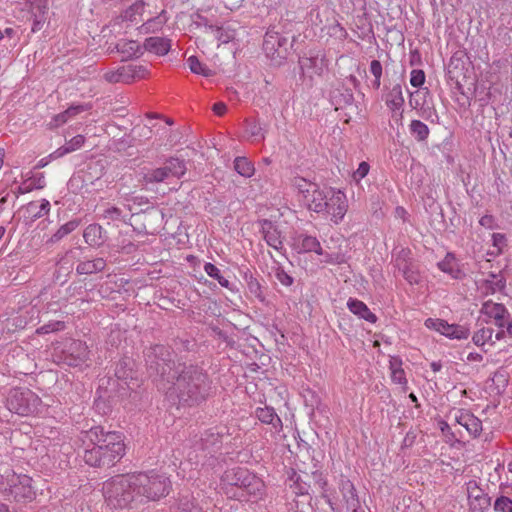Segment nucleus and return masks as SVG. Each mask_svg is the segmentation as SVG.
<instances>
[{
	"mask_svg": "<svg viewBox=\"0 0 512 512\" xmlns=\"http://www.w3.org/2000/svg\"><path fill=\"white\" fill-rule=\"evenodd\" d=\"M151 358V356H149ZM149 374L155 376L166 397L182 405L194 406L205 401L212 392V381L200 366L164 358L149 359Z\"/></svg>",
	"mask_w": 512,
	"mask_h": 512,
	"instance_id": "1",
	"label": "nucleus"
},
{
	"mask_svg": "<svg viewBox=\"0 0 512 512\" xmlns=\"http://www.w3.org/2000/svg\"><path fill=\"white\" fill-rule=\"evenodd\" d=\"M81 440L86 445L83 459L91 467L114 466L125 455L123 435L119 432L94 426L81 432Z\"/></svg>",
	"mask_w": 512,
	"mask_h": 512,
	"instance_id": "2",
	"label": "nucleus"
},
{
	"mask_svg": "<svg viewBox=\"0 0 512 512\" xmlns=\"http://www.w3.org/2000/svg\"><path fill=\"white\" fill-rule=\"evenodd\" d=\"M130 474L139 502L155 501L169 493L171 482L164 474L155 470Z\"/></svg>",
	"mask_w": 512,
	"mask_h": 512,
	"instance_id": "3",
	"label": "nucleus"
},
{
	"mask_svg": "<svg viewBox=\"0 0 512 512\" xmlns=\"http://www.w3.org/2000/svg\"><path fill=\"white\" fill-rule=\"evenodd\" d=\"M102 491L107 505L113 508H126L132 502L138 501L130 473L105 481Z\"/></svg>",
	"mask_w": 512,
	"mask_h": 512,
	"instance_id": "4",
	"label": "nucleus"
},
{
	"mask_svg": "<svg viewBox=\"0 0 512 512\" xmlns=\"http://www.w3.org/2000/svg\"><path fill=\"white\" fill-rule=\"evenodd\" d=\"M41 404L40 397L26 388L11 389L6 399L8 410L22 416L37 413Z\"/></svg>",
	"mask_w": 512,
	"mask_h": 512,
	"instance_id": "5",
	"label": "nucleus"
},
{
	"mask_svg": "<svg viewBox=\"0 0 512 512\" xmlns=\"http://www.w3.org/2000/svg\"><path fill=\"white\" fill-rule=\"evenodd\" d=\"M186 163L177 157H170L163 167L150 169L143 174L146 184L161 183L170 177L181 178L186 173Z\"/></svg>",
	"mask_w": 512,
	"mask_h": 512,
	"instance_id": "6",
	"label": "nucleus"
},
{
	"mask_svg": "<svg viewBox=\"0 0 512 512\" xmlns=\"http://www.w3.org/2000/svg\"><path fill=\"white\" fill-rule=\"evenodd\" d=\"M295 248L298 253L315 252L317 255L324 256V262L329 264H342L345 262V257L342 253H328L325 252L319 240L311 235L300 234L295 239Z\"/></svg>",
	"mask_w": 512,
	"mask_h": 512,
	"instance_id": "7",
	"label": "nucleus"
},
{
	"mask_svg": "<svg viewBox=\"0 0 512 512\" xmlns=\"http://www.w3.org/2000/svg\"><path fill=\"white\" fill-rule=\"evenodd\" d=\"M31 482L32 479L27 475L12 473L7 477L8 487L5 491L17 502L31 501L35 496Z\"/></svg>",
	"mask_w": 512,
	"mask_h": 512,
	"instance_id": "8",
	"label": "nucleus"
},
{
	"mask_svg": "<svg viewBox=\"0 0 512 512\" xmlns=\"http://www.w3.org/2000/svg\"><path fill=\"white\" fill-rule=\"evenodd\" d=\"M240 478L242 485L238 492L231 493V497H237L238 499H246L247 497L260 499L264 495L265 484L255 474L247 470V472L240 473Z\"/></svg>",
	"mask_w": 512,
	"mask_h": 512,
	"instance_id": "9",
	"label": "nucleus"
},
{
	"mask_svg": "<svg viewBox=\"0 0 512 512\" xmlns=\"http://www.w3.org/2000/svg\"><path fill=\"white\" fill-rule=\"evenodd\" d=\"M62 361L68 366L82 367L89 359V350L85 342L71 340L62 351Z\"/></svg>",
	"mask_w": 512,
	"mask_h": 512,
	"instance_id": "10",
	"label": "nucleus"
},
{
	"mask_svg": "<svg viewBox=\"0 0 512 512\" xmlns=\"http://www.w3.org/2000/svg\"><path fill=\"white\" fill-rule=\"evenodd\" d=\"M25 7L32 21L31 32L41 31L49 20V4L47 0H25Z\"/></svg>",
	"mask_w": 512,
	"mask_h": 512,
	"instance_id": "11",
	"label": "nucleus"
},
{
	"mask_svg": "<svg viewBox=\"0 0 512 512\" xmlns=\"http://www.w3.org/2000/svg\"><path fill=\"white\" fill-rule=\"evenodd\" d=\"M348 209L346 195L341 191L329 190V196L326 201L324 212L330 216V220L338 224L340 223Z\"/></svg>",
	"mask_w": 512,
	"mask_h": 512,
	"instance_id": "12",
	"label": "nucleus"
},
{
	"mask_svg": "<svg viewBox=\"0 0 512 512\" xmlns=\"http://www.w3.org/2000/svg\"><path fill=\"white\" fill-rule=\"evenodd\" d=\"M428 329L435 330L450 339H467L470 331L467 327L458 324H449L442 319L428 318L425 320Z\"/></svg>",
	"mask_w": 512,
	"mask_h": 512,
	"instance_id": "13",
	"label": "nucleus"
},
{
	"mask_svg": "<svg viewBox=\"0 0 512 512\" xmlns=\"http://www.w3.org/2000/svg\"><path fill=\"white\" fill-rule=\"evenodd\" d=\"M480 313L486 317V323L493 322L499 329L512 318L503 304L491 300H487L482 304Z\"/></svg>",
	"mask_w": 512,
	"mask_h": 512,
	"instance_id": "14",
	"label": "nucleus"
},
{
	"mask_svg": "<svg viewBox=\"0 0 512 512\" xmlns=\"http://www.w3.org/2000/svg\"><path fill=\"white\" fill-rule=\"evenodd\" d=\"M299 65L304 76L313 78L323 74L326 68V61L323 55H311L300 58Z\"/></svg>",
	"mask_w": 512,
	"mask_h": 512,
	"instance_id": "15",
	"label": "nucleus"
},
{
	"mask_svg": "<svg viewBox=\"0 0 512 512\" xmlns=\"http://www.w3.org/2000/svg\"><path fill=\"white\" fill-rule=\"evenodd\" d=\"M455 421L464 427L467 432L473 436L478 437L482 432V422L474 414L468 410H457L454 414Z\"/></svg>",
	"mask_w": 512,
	"mask_h": 512,
	"instance_id": "16",
	"label": "nucleus"
},
{
	"mask_svg": "<svg viewBox=\"0 0 512 512\" xmlns=\"http://www.w3.org/2000/svg\"><path fill=\"white\" fill-rule=\"evenodd\" d=\"M92 108V105L89 103L71 105L65 111L56 114L52 117L51 121L48 123V127L50 129L58 128L65 123L68 122L71 118H74L78 114L88 111Z\"/></svg>",
	"mask_w": 512,
	"mask_h": 512,
	"instance_id": "17",
	"label": "nucleus"
},
{
	"mask_svg": "<svg viewBox=\"0 0 512 512\" xmlns=\"http://www.w3.org/2000/svg\"><path fill=\"white\" fill-rule=\"evenodd\" d=\"M339 490L342 495V502L346 510H355L360 506V500L357 496L354 484L347 478H341L339 482Z\"/></svg>",
	"mask_w": 512,
	"mask_h": 512,
	"instance_id": "18",
	"label": "nucleus"
},
{
	"mask_svg": "<svg viewBox=\"0 0 512 512\" xmlns=\"http://www.w3.org/2000/svg\"><path fill=\"white\" fill-rule=\"evenodd\" d=\"M261 232L266 243L277 251L283 249V240L281 232L278 228L269 220H263L261 222Z\"/></svg>",
	"mask_w": 512,
	"mask_h": 512,
	"instance_id": "19",
	"label": "nucleus"
},
{
	"mask_svg": "<svg viewBox=\"0 0 512 512\" xmlns=\"http://www.w3.org/2000/svg\"><path fill=\"white\" fill-rule=\"evenodd\" d=\"M329 196V190L324 192L319 189V187H315V191L309 193L304 199V204L308 207L309 210L321 213L324 212L326 207V201Z\"/></svg>",
	"mask_w": 512,
	"mask_h": 512,
	"instance_id": "20",
	"label": "nucleus"
},
{
	"mask_svg": "<svg viewBox=\"0 0 512 512\" xmlns=\"http://www.w3.org/2000/svg\"><path fill=\"white\" fill-rule=\"evenodd\" d=\"M144 49L158 56L166 55L171 49V40L165 37L152 36L144 41Z\"/></svg>",
	"mask_w": 512,
	"mask_h": 512,
	"instance_id": "21",
	"label": "nucleus"
},
{
	"mask_svg": "<svg viewBox=\"0 0 512 512\" xmlns=\"http://www.w3.org/2000/svg\"><path fill=\"white\" fill-rule=\"evenodd\" d=\"M347 307L354 315L358 316L369 323H376L377 316L371 312L368 306L363 302L355 298H349L347 301Z\"/></svg>",
	"mask_w": 512,
	"mask_h": 512,
	"instance_id": "22",
	"label": "nucleus"
},
{
	"mask_svg": "<svg viewBox=\"0 0 512 512\" xmlns=\"http://www.w3.org/2000/svg\"><path fill=\"white\" fill-rule=\"evenodd\" d=\"M286 43V39L281 37L278 32L269 30L266 32L263 40V50L267 56H274L279 54V48Z\"/></svg>",
	"mask_w": 512,
	"mask_h": 512,
	"instance_id": "23",
	"label": "nucleus"
},
{
	"mask_svg": "<svg viewBox=\"0 0 512 512\" xmlns=\"http://www.w3.org/2000/svg\"><path fill=\"white\" fill-rule=\"evenodd\" d=\"M255 416L262 423L272 425L276 432H280L282 430V421L272 407H258L255 410Z\"/></svg>",
	"mask_w": 512,
	"mask_h": 512,
	"instance_id": "24",
	"label": "nucleus"
},
{
	"mask_svg": "<svg viewBox=\"0 0 512 512\" xmlns=\"http://www.w3.org/2000/svg\"><path fill=\"white\" fill-rule=\"evenodd\" d=\"M437 266L442 272L450 275L453 279H461L464 276L453 253H447L444 259L438 262Z\"/></svg>",
	"mask_w": 512,
	"mask_h": 512,
	"instance_id": "25",
	"label": "nucleus"
},
{
	"mask_svg": "<svg viewBox=\"0 0 512 512\" xmlns=\"http://www.w3.org/2000/svg\"><path fill=\"white\" fill-rule=\"evenodd\" d=\"M385 103L387 107L393 112L400 111V117H402V107L404 105V97L402 87L400 84H396L392 87L389 93L386 95Z\"/></svg>",
	"mask_w": 512,
	"mask_h": 512,
	"instance_id": "26",
	"label": "nucleus"
},
{
	"mask_svg": "<svg viewBox=\"0 0 512 512\" xmlns=\"http://www.w3.org/2000/svg\"><path fill=\"white\" fill-rule=\"evenodd\" d=\"M83 238L88 245L99 247L104 243V230L98 224H90L85 228Z\"/></svg>",
	"mask_w": 512,
	"mask_h": 512,
	"instance_id": "27",
	"label": "nucleus"
},
{
	"mask_svg": "<svg viewBox=\"0 0 512 512\" xmlns=\"http://www.w3.org/2000/svg\"><path fill=\"white\" fill-rule=\"evenodd\" d=\"M105 267L106 261L103 258H95L81 261L76 267V272L79 275H90L103 271Z\"/></svg>",
	"mask_w": 512,
	"mask_h": 512,
	"instance_id": "28",
	"label": "nucleus"
},
{
	"mask_svg": "<svg viewBox=\"0 0 512 512\" xmlns=\"http://www.w3.org/2000/svg\"><path fill=\"white\" fill-rule=\"evenodd\" d=\"M241 472H247V469L237 467V468L227 470L224 473L222 480L224 482V485L226 486L225 487L226 494L229 495L234 488L239 490V488L242 485V483L240 482V481H242L240 478Z\"/></svg>",
	"mask_w": 512,
	"mask_h": 512,
	"instance_id": "29",
	"label": "nucleus"
},
{
	"mask_svg": "<svg viewBox=\"0 0 512 512\" xmlns=\"http://www.w3.org/2000/svg\"><path fill=\"white\" fill-rule=\"evenodd\" d=\"M123 83L129 84L146 76L147 70L142 65L129 64L121 67Z\"/></svg>",
	"mask_w": 512,
	"mask_h": 512,
	"instance_id": "30",
	"label": "nucleus"
},
{
	"mask_svg": "<svg viewBox=\"0 0 512 512\" xmlns=\"http://www.w3.org/2000/svg\"><path fill=\"white\" fill-rule=\"evenodd\" d=\"M390 370H391V379L394 383L400 384L404 386V390H406L407 379L405 375V371L402 368V360L399 357L393 356L390 358Z\"/></svg>",
	"mask_w": 512,
	"mask_h": 512,
	"instance_id": "31",
	"label": "nucleus"
},
{
	"mask_svg": "<svg viewBox=\"0 0 512 512\" xmlns=\"http://www.w3.org/2000/svg\"><path fill=\"white\" fill-rule=\"evenodd\" d=\"M27 211L32 220L39 219L50 212V202L46 199L41 201H31L27 205Z\"/></svg>",
	"mask_w": 512,
	"mask_h": 512,
	"instance_id": "32",
	"label": "nucleus"
},
{
	"mask_svg": "<svg viewBox=\"0 0 512 512\" xmlns=\"http://www.w3.org/2000/svg\"><path fill=\"white\" fill-rule=\"evenodd\" d=\"M117 51L125 58L138 56L141 52V46L137 41L120 40L116 45Z\"/></svg>",
	"mask_w": 512,
	"mask_h": 512,
	"instance_id": "33",
	"label": "nucleus"
},
{
	"mask_svg": "<svg viewBox=\"0 0 512 512\" xmlns=\"http://www.w3.org/2000/svg\"><path fill=\"white\" fill-rule=\"evenodd\" d=\"M80 225L79 220H71L59 227V229L49 238L47 243L55 244L62 240L64 237L75 231Z\"/></svg>",
	"mask_w": 512,
	"mask_h": 512,
	"instance_id": "34",
	"label": "nucleus"
},
{
	"mask_svg": "<svg viewBox=\"0 0 512 512\" xmlns=\"http://www.w3.org/2000/svg\"><path fill=\"white\" fill-rule=\"evenodd\" d=\"M234 169L238 174L246 178L252 177L255 173L254 164L246 157H236Z\"/></svg>",
	"mask_w": 512,
	"mask_h": 512,
	"instance_id": "35",
	"label": "nucleus"
},
{
	"mask_svg": "<svg viewBox=\"0 0 512 512\" xmlns=\"http://www.w3.org/2000/svg\"><path fill=\"white\" fill-rule=\"evenodd\" d=\"M244 278H245L247 288H248L250 294H252L260 302H264L265 296L263 293L262 285L259 282V280L256 277H254L252 274H247V273L245 274Z\"/></svg>",
	"mask_w": 512,
	"mask_h": 512,
	"instance_id": "36",
	"label": "nucleus"
},
{
	"mask_svg": "<svg viewBox=\"0 0 512 512\" xmlns=\"http://www.w3.org/2000/svg\"><path fill=\"white\" fill-rule=\"evenodd\" d=\"M144 7L145 3L143 1H136L123 12V20L137 22L144 12Z\"/></svg>",
	"mask_w": 512,
	"mask_h": 512,
	"instance_id": "37",
	"label": "nucleus"
},
{
	"mask_svg": "<svg viewBox=\"0 0 512 512\" xmlns=\"http://www.w3.org/2000/svg\"><path fill=\"white\" fill-rule=\"evenodd\" d=\"M187 64L192 73L202 75L204 77H211L214 75V72L209 69L206 65L201 63L196 56H190L187 59Z\"/></svg>",
	"mask_w": 512,
	"mask_h": 512,
	"instance_id": "38",
	"label": "nucleus"
},
{
	"mask_svg": "<svg viewBox=\"0 0 512 512\" xmlns=\"http://www.w3.org/2000/svg\"><path fill=\"white\" fill-rule=\"evenodd\" d=\"M410 132L418 141H424L429 136L428 126L420 120H412L410 123Z\"/></svg>",
	"mask_w": 512,
	"mask_h": 512,
	"instance_id": "39",
	"label": "nucleus"
},
{
	"mask_svg": "<svg viewBox=\"0 0 512 512\" xmlns=\"http://www.w3.org/2000/svg\"><path fill=\"white\" fill-rule=\"evenodd\" d=\"M289 489L295 496L305 495L308 493V485L300 481V476L295 472L288 479Z\"/></svg>",
	"mask_w": 512,
	"mask_h": 512,
	"instance_id": "40",
	"label": "nucleus"
},
{
	"mask_svg": "<svg viewBox=\"0 0 512 512\" xmlns=\"http://www.w3.org/2000/svg\"><path fill=\"white\" fill-rule=\"evenodd\" d=\"M494 330L489 327H484L476 331L472 337V341L477 346H483L485 343L493 341Z\"/></svg>",
	"mask_w": 512,
	"mask_h": 512,
	"instance_id": "41",
	"label": "nucleus"
},
{
	"mask_svg": "<svg viewBox=\"0 0 512 512\" xmlns=\"http://www.w3.org/2000/svg\"><path fill=\"white\" fill-rule=\"evenodd\" d=\"M469 512H487L491 506L489 495L467 502Z\"/></svg>",
	"mask_w": 512,
	"mask_h": 512,
	"instance_id": "42",
	"label": "nucleus"
},
{
	"mask_svg": "<svg viewBox=\"0 0 512 512\" xmlns=\"http://www.w3.org/2000/svg\"><path fill=\"white\" fill-rule=\"evenodd\" d=\"M167 17L165 11L162 10L156 17L148 19L142 26L145 32H155L161 29L166 23Z\"/></svg>",
	"mask_w": 512,
	"mask_h": 512,
	"instance_id": "43",
	"label": "nucleus"
},
{
	"mask_svg": "<svg viewBox=\"0 0 512 512\" xmlns=\"http://www.w3.org/2000/svg\"><path fill=\"white\" fill-rule=\"evenodd\" d=\"M293 186L298 190L304 199L309 193L313 192V190L315 191V187L318 185L306 180L305 178L295 177L293 179Z\"/></svg>",
	"mask_w": 512,
	"mask_h": 512,
	"instance_id": "44",
	"label": "nucleus"
},
{
	"mask_svg": "<svg viewBox=\"0 0 512 512\" xmlns=\"http://www.w3.org/2000/svg\"><path fill=\"white\" fill-rule=\"evenodd\" d=\"M204 271L208 276L218 281V283L224 288H230V282L226 278H224L220 270L212 263H205Z\"/></svg>",
	"mask_w": 512,
	"mask_h": 512,
	"instance_id": "45",
	"label": "nucleus"
},
{
	"mask_svg": "<svg viewBox=\"0 0 512 512\" xmlns=\"http://www.w3.org/2000/svg\"><path fill=\"white\" fill-rule=\"evenodd\" d=\"M369 71L374 77V79L371 81V87L375 90H378L381 86V77L383 74V67L380 61L372 60L370 62Z\"/></svg>",
	"mask_w": 512,
	"mask_h": 512,
	"instance_id": "46",
	"label": "nucleus"
},
{
	"mask_svg": "<svg viewBox=\"0 0 512 512\" xmlns=\"http://www.w3.org/2000/svg\"><path fill=\"white\" fill-rule=\"evenodd\" d=\"M467 502L488 495L476 480H469L466 483Z\"/></svg>",
	"mask_w": 512,
	"mask_h": 512,
	"instance_id": "47",
	"label": "nucleus"
},
{
	"mask_svg": "<svg viewBox=\"0 0 512 512\" xmlns=\"http://www.w3.org/2000/svg\"><path fill=\"white\" fill-rule=\"evenodd\" d=\"M397 266L402 271L403 277L410 283V284H417L419 283L420 276L417 271H415L411 265L408 263H402L397 260Z\"/></svg>",
	"mask_w": 512,
	"mask_h": 512,
	"instance_id": "48",
	"label": "nucleus"
},
{
	"mask_svg": "<svg viewBox=\"0 0 512 512\" xmlns=\"http://www.w3.org/2000/svg\"><path fill=\"white\" fill-rule=\"evenodd\" d=\"M245 133L250 137H259L260 140L265 138L263 129L256 120L245 121Z\"/></svg>",
	"mask_w": 512,
	"mask_h": 512,
	"instance_id": "49",
	"label": "nucleus"
},
{
	"mask_svg": "<svg viewBox=\"0 0 512 512\" xmlns=\"http://www.w3.org/2000/svg\"><path fill=\"white\" fill-rule=\"evenodd\" d=\"M102 218L108 221H122L124 220V216L122 214V210L115 206H108L103 210Z\"/></svg>",
	"mask_w": 512,
	"mask_h": 512,
	"instance_id": "50",
	"label": "nucleus"
},
{
	"mask_svg": "<svg viewBox=\"0 0 512 512\" xmlns=\"http://www.w3.org/2000/svg\"><path fill=\"white\" fill-rule=\"evenodd\" d=\"M493 509L495 512H512V499L504 495L497 497Z\"/></svg>",
	"mask_w": 512,
	"mask_h": 512,
	"instance_id": "51",
	"label": "nucleus"
},
{
	"mask_svg": "<svg viewBox=\"0 0 512 512\" xmlns=\"http://www.w3.org/2000/svg\"><path fill=\"white\" fill-rule=\"evenodd\" d=\"M209 30L210 33L213 34L214 38L222 44L228 43L233 38L232 34L224 31L223 28L218 25L209 26Z\"/></svg>",
	"mask_w": 512,
	"mask_h": 512,
	"instance_id": "52",
	"label": "nucleus"
},
{
	"mask_svg": "<svg viewBox=\"0 0 512 512\" xmlns=\"http://www.w3.org/2000/svg\"><path fill=\"white\" fill-rule=\"evenodd\" d=\"M505 338L512 339V318L509 319L496 333L495 340L500 341Z\"/></svg>",
	"mask_w": 512,
	"mask_h": 512,
	"instance_id": "53",
	"label": "nucleus"
},
{
	"mask_svg": "<svg viewBox=\"0 0 512 512\" xmlns=\"http://www.w3.org/2000/svg\"><path fill=\"white\" fill-rule=\"evenodd\" d=\"M425 73L421 69H413L410 74V84L413 87H421L425 82Z\"/></svg>",
	"mask_w": 512,
	"mask_h": 512,
	"instance_id": "54",
	"label": "nucleus"
},
{
	"mask_svg": "<svg viewBox=\"0 0 512 512\" xmlns=\"http://www.w3.org/2000/svg\"><path fill=\"white\" fill-rule=\"evenodd\" d=\"M275 277L284 286H291L293 284V278L283 269V267L278 266L275 269Z\"/></svg>",
	"mask_w": 512,
	"mask_h": 512,
	"instance_id": "55",
	"label": "nucleus"
},
{
	"mask_svg": "<svg viewBox=\"0 0 512 512\" xmlns=\"http://www.w3.org/2000/svg\"><path fill=\"white\" fill-rule=\"evenodd\" d=\"M85 143V137L83 135H76L65 144L70 153L80 149Z\"/></svg>",
	"mask_w": 512,
	"mask_h": 512,
	"instance_id": "56",
	"label": "nucleus"
},
{
	"mask_svg": "<svg viewBox=\"0 0 512 512\" xmlns=\"http://www.w3.org/2000/svg\"><path fill=\"white\" fill-rule=\"evenodd\" d=\"M103 78L109 83H123L121 67L114 71H107Z\"/></svg>",
	"mask_w": 512,
	"mask_h": 512,
	"instance_id": "57",
	"label": "nucleus"
},
{
	"mask_svg": "<svg viewBox=\"0 0 512 512\" xmlns=\"http://www.w3.org/2000/svg\"><path fill=\"white\" fill-rule=\"evenodd\" d=\"M370 169V166L367 162L363 161L359 164L358 169L354 172L353 178L355 181L359 182L361 179L366 177Z\"/></svg>",
	"mask_w": 512,
	"mask_h": 512,
	"instance_id": "58",
	"label": "nucleus"
},
{
	"mask_svg": "<svg viewBox=\"0 0 512 512\" xmlns=\"http://www.w3.org/2000/svg\"><path fill=\"white\" fill-rule=\"evenodd\" d=\"M63 328L62 322H55V323H49L46 325H43L39 329H37V333L39 334H47L53 331H58Z\"/></svg>",
	"mask_w": 512,
	"mask_h": 512,
	"instance_id": "59",
	"label": "nucleus"
},
{
	"mask_svg": "<svg viewBox=\"0 0 512 512\" xmlns=\"http://www.w3.org/2000/svg\"><path fill=\"white\" fill-rule=\"evenodd\" d=\"M479 224L487 229H493L495 226V219L492 215H484L480 218Z\"/></svg>",
	"mask_w": 512,
	"mask_h": 512,
	"instance_id": "60",
	"label": "nucleus"
},
{
	"mask_svg": "<svg viewBox=\"0 0 512 512\" xmlns=\"http://www.w3.org/2000/svg\"><path fill=\"white\" fill-rule=\"evenodd\" d=\"M126 201L128 202L127 206L130 211H132V205L130 203H132L133 205H143L149 203L148 199L143 196L126 198Z\"/></svg>",
	"mask_w": 512,
	"mask_h": 512,
	"instance_id": "61",
	"label": "nucleus"
},
{
	"mask_svg": "<svg viewBox=\"0 0 512 512\" xmlns=\"http://www.w3.org/2000/svg\"><path fill=\"white\" fill-rule=\"evenodd\" d=\"M212 110L216 115L222 116L226 112L227 106L223 102H217L213 105Z\"/></svg>",
	"mask_w": 512,
	"mask_h": 512,
	"instance_id": "62",
	"label": "nucleus"
},
{
	"mask_svg": "<svg viewBox=\"0 0 512 512\" xmlns=\"http://www.w3.org/2000/svg\"><path fill=\"white\" fill-rule=\"evenodd\" d=\"M198 21L195 22V24L197 25V27L199 28H204L205 29V32H210L209 30V26H214L213 24L209 23V21L207 20V18L205 17H202V16H199L198 17Z\"/></svg>",
	"mask_w": 512,
	"mask_h": 512,
	"instance_id": "63",
	"label": "nucleus"
},
{
	"mask_svg": "<svg viewBox=\"0 0 512 512\" xmlns=\"http://www.w3.org/2000/svg\"><path fill=\"white\" fill-rule=\"evenodd\" d=\"M70 153L66 144L59 147L58 149H56L52 154H51V157L53 158H60V157H63L64 155Z\"/></svg>",
	"mask_w": 512,
	"mask_h": 512,
	"instance_id": "64",
	"label": "nucleus"
}]
</instances>
